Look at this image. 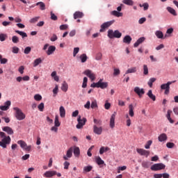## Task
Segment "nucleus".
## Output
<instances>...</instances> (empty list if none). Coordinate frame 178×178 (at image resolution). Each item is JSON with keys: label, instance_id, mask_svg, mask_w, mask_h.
Listing matches in <instances>:
<instances>
[{"label": "nucleus", "instance_id": "1", "mask_svg": "<svg viewBox=\"0 0 178 178\" xmlns=\"http://www.w3.org/2000/svg\"><path fill=\"white\" fill-rule=\"evenodd\" d=\"M0 138H1L0 141V147L1 148H6L10 144V141H12L10 136H6L5 132L0 131Z\"/></svg>", "mask_w": 178, "mask_h": 178}, {"label": "nucleus", "instance_id": "2", "mask_svg": "<svg viewBox=\"0 0 178 178\" xmlns=\"http://www.w3.org/2000/svg\"><path fill=\"white\" fill-rule=\"evenodd\" d=\"M14 111H15V118L17 120H23L26 119V115L17 107H15Z\"/></svg>", "mask_w": 178, "mask_h": 178}, {"label": "nucleus", "instance_id": "3", "mask_svg": "<svg viewBox=\"0 0 178 178\" xmlns=\"http://www.w3.org/2000/svg\"><path fill=\"white\" fill-rule=\"evenodd\" d=\"M108 38H120L122 37V33L116 30L113 31L112 29L108 31Z\"/></svg>", "mask_w": 178, "mask_h": 178}, {"label": "nucleus", "instance_id": "4", "mask_svg": "<svg viewBox=\"0 0 178 178\" xmlns=\"http://www.w3.org/2000/svg\"><path fill=\"white\" fill-rule=\"evenodd\" d=\"M173 83H176V81H168L167 83H164L161 85V89L165 90L164 94L168 95L170 91V85L173 84Z\"/></svg>", "mask_w": 178, "mask_h": 178}, {"label": "nucleus", "instance_id": "5", "mask_svg": "<svg viewBox=\"0 0 178 178\" xmlns=\"http://www.w3.org/2000/svg\"><path fill=\"white\" fill-rule=\"evenodd\" d=\"M166 168V165L162 163H155L152 165L150 168L151 170H153L154 172H156L158 170H162Z\"/></svg>", "mask_w": 178, "mask_h": 178}, {"label": "nucleus", "instance_id": "6", "mask_svg": "<svg viewBox=\"0 0 178 178\" xmlns=\"http://www.w3.org/2000/svg\"><path fill=\"white\" fill-rule=\"evenodd\" d=\"M78 124H76V129H83V127L86 125L87 122V118H83L81 119V116L79 115L77 118Z\"/></svg>", "mask_w": 178, "mask_h": 178}, {"label": "nucleus", "instance_id": "7", "mask_svg": "<svg viewBox=\"0 0 178 178\" xmlns=\"http://www.w3.org/2000/svg\"><path fill=\"white\" fill-rule=\"evenodd\" d=\"M134 91L137 94V95H138L139 98H142L143 95L145 94V90H144V88H140L138 86L135 87Z\"/></svg>", "mask_w": 178, "mask_h": 178}, {"label": "nucleus", "instance_id": "8", "mask_svg": "<svg viewBox=\"0 0 178 178\" xmlns=\"http://www.w3.org/2000/svg\"><path fill=\"white\" fill-rule=\"evenodd\" d=\"M17 144H19L23 149L25 151H31V145L27 146V143L23 140H18Z\"/></svg>", "mask_w": 178, "mask_h": 178}, {"label": "nucleus", "instance_id": "9", "mask_svg": "<svg viewBox=\"0 0 178 178\" xmlns=\"http://www.w3.org/2000/svg\"><path fill=\"white\" fill-rule=\"evenodd\" d=\"M113 23H115V21L107 22H105L103 24H102L101 29L99 30L100 33L104 32L105 29H108V27H110V26H112V24H113Z\"/></svg>", "mask_w": 178, "mask_h": 178}, {"label": "nucleus", "instance_id": "10", "mask_svg": "<svg viewBox=\"0 0 178 178\" xmlns=\"http://www.w3.org/2000/svg\"><path fill=\"white\" fill-rule=\"evenodd\" d=\"M104 79H101L97 82V88H102V90H104V88H108V82H103Z\"/></svg>", "mask_w": 178, "mask_h": 178}, {"label": "nucleus", "instance_id": "11", "mask_svg": "<svg viewBox=\"0 0 178 178\" xmlns=\"http://www.w3.org/2000/svg\"><path fill=\"white\" fill-rule=\"evenodd\" d=\"M136 152L142 156H145L146 158H148L149 156V151L145 150L144 149H137Z\"/></svg>", "mask_w": 178, "mask_h": 178}, {"label": "nucleus", "instance_id": "12", "mask_svg": "<svg viewBox=\"0 0 178 178\" xmlns=\"http://www.w3.org/2000/svg\"><path fill=\"white\" fill-rule=\"evenodd\" d=\"M83 73L84 74H86V76L89 77V79H90L92 81H94V80H95V74L92 73V71L90 70H86Z\"/></svg>", "mask_w": 178, "mask_h": 178}, {"label": "nucleus", "instance_id": "13", "mask_svg": "<svg viewBox=\"0 0 178 178\" xmlns=\"http://www.w3.org/2000/svg\"><path fill=\"white\" fill-rule=\"evenodd\" d=\"M93 132L95 134H97L98 136H101L102 134V127H97V125L93 126Z\"/></svg>", "mask_w": 178, "mask_h": 178}, {"label": "nucleus", "instance_id": "14", "mask_svg": "<svg viewBox=\"0 0 178 178\" xmlns=\"http://www.w3.org/2000/svg\"><path fill=\"white\" fill-rule=\"evenodd\" d=\"M72 156H73V147H70L67 151V154L66 156H63V159L67 161L68 158H72Z\"/></svg>", "mask_w": 178, "mask_h": 178}, {"label": "nucleus", "instance_id": "15", "mask_svg": "<svg viewBox=\"0 0 178 178\" xmlns=\"http://www.w3.org/2000/svg\"><path fill=\"white\" fill-rule=\"evenodd\" d=\"M56 175V171H47L44 173V177L51 178L54 177V176Z\"/></svg>", "mask_w": 178, "mask_h": 178}, {"label": "nucleus", "instance_id": "16", "mask_svg": "<svg viewBox=\"0 0 178 178\" xmlns=\"http://www.w3.org/2000/svg\"><path fill=\"white\" fill-rule=\"evenodd\" d=\"M3 131H5L8 134L9 136H12L13 134L14 131L13 129L10 127H4L2 128Z\"/></svg>", "mask_w": 178, "mask_h": 178}, {"label": "nucleus", "instance_id": "17", "mask_svg": "<svg viewBox=\"0 0 178 178\" xmlns=\"http://www.w3.org/2000/svg\"><path fill=\"white\" fill-rule=\"evenodd\" d=\"M115 118H116V113L112 114L110 119V127L111 129H113V127H115Z\"/></svg>", "mask_w": 178, "mask_h": 178}, {"label": "nucleus", "instance_id": "18", "mask_svg": "<svg viewBox=\"0 0 178 178\" xmlns=\"http://www.w3.org/2000/svg\"><path fill=\"white\" fill-rule=\"evenodd\" d=\"M56 50V47L55 46H49L47 51H46L47 55H52L54 52Z\"/></svg>", "mask_w": 178, "mask_h": 178}, {"label": "nucleus", "instance_id": "19", "mask_svg": "<svg viewBox=\"0 0 178 178\" xmlns=\"http://www.w3.org/2000/svg\"><path fill=\"white\" fill-rule=\"evenodd\" d=\"M84 16V14L80 11H76L74 13V19H81Z\"/></svg>", "mask_w": 178, "mask_h": 178}, {"label": "nucleus", "instance_id": "20", "mask_svg": "<svg viewBox=\"0 0 178 178\" xmlns=\"http://www.w3.org/2000/svg\"><path fill=\"white\" fill-rule=\"evenodd\" d=\"M145 41V38L142 37L140 38L134 44V47L135 48H137V47H138V45H140V44H143V42Z\"/></svg>", "mask_w": 178, "mask_h": 178}, {"label": "nucleus", "instance_id": "21", "mask_svg": "<svg viewBox=\"0 0 178 178\" xmlns=\"http://www.w3.org/2000/svg\"><path fill=\"white\" fill-rule=\"evenodd\" d=\"M158 140L160 141V143L166 141V140H168V136L166 134H161L160 136H159Z\"/></svg>", "mask_w": 178, "mask_h": 178}, {"label": "nucleus", "instance_id": "22", "mask_svg": "<svg viewBox=\"0 0 178 178\" xmlns=\"http://www.w3.org/2000/svg\"><path fill=\"white\" fill-rule=\"evenodd\" d=\"M129 115L131 118L134 116V106H133V104L129 105Z\"/></svg>", "mask_w": 178, "mask_h": 178}, {"label": "nucleus", "instance_id": "23", "mask_svg": "<svg viewBox=\"0 0 178 178\" xmlns=\"http://www.w3.org/2000/svg\"><path fill=\"white\" fill-rule=\"evenodd\" d=\"M59 112L60 118H65V116H66V110L63 106H60Z\"/></svg>", "mask_w": 178, "mask_h": 178}, {"label": "nucleus", "instance_id": "24", "mask_svg": "<svg viewBox=\"0 0 178 178\" xmlns=\"http://www.w3.org/2000/svg\"><path fill=\"white\" fill-rule=\"evenodd\" d=\"M155 35L157 38H166V37H169L168 35H165V36L163 37V33H162V31H156Z\"/></svg>", "mask_w": 178, "mask_h": 178}, {"label": "nucleus", "instance_id": "25", "mask_svg": "<svg viewBox=\"0 0 178 178\" xmlns=\"http://www.w3.org/2000/svg\"><path fill=\"white\" fill-rule=\"evenodd\" d=\"M131 35H126L124 36V38H123V42H124V44H130V42H131Z\"/></svg>", "mask_w": 178, "mask_h": 178}, {"label": "nucleus", "instance_id": "26", "mask_svg": "<svg viewBox=\"0 0 178 178\" xmlns=\"http://www.w3.org/2000/svg\"><path fill=\"white\" fill-rule=\"evenodd\" d=\"M147 95L150 99H152V101H156V97H155V95L152 94V90H149L147 93Z\"/></svg>", "mask_w": 178, "mask_h": 178}, {"label": "nucleus", "instance_id": "27", "mask_svg": "<svg viewBox=\"0 0 178 178\" xmlns=\"http://www.w3.org/2000/svg\"><path fill=\"white\" fill-rule=\"evenodd\" d=\"M111 148L108 147H102L99 149V154L100 155H102L104 152H108V151H110Z\"/></svg>", "mask_w": 178, "mask_h": 178}, {"label": "nucleus", "instance_id": "28", "mask_svg": "<svg viewBox=\"0 0 178 178\" xmlns=\"http://www.w3.org/2000/svg\"><path fill=\"white\" fill-rule=\"evenodd\" d=\"M79 58L81 59V62L82 63H86V62H87V59H88V57H87V54H83L79 56Z\"/></svg>", "mask_w": 178, "mask_h": 178}, {"label": "nucleus", "instance_id": "29", "mask_svg": "<svg viewBox=\"0 0 178 178\" xmlns=\"http://www.w3.org/2000/svg\"><path fill=\"white\" fill-rule=\"evenodd\" d=\"M68 88H69V85H67V83L66 81H64L61 86L62 91H63L64 92H66Z\"/></svg>", "mask_w": 178, "mask_h": 178}, {"label": "nucleus", "instance_id": "30", "mask_svg": "<svg viewBox=\"0 0 178 178\" xmlns=\"http://www.w3.org/2000/svg\"><path fill=\"white\" fill-rule=\"evenodd\" d=\"M40 63H42V59H41V58H36L33 63V67H37Z\"/></svg>", "mask_w": 178, "mask_h": 178}, {"label": "nucleus", "instance_id": "31", "mask_svg": "<svg viewBox=\"0 0 178 178\" xmlns=\"http://www.w3.org/2000/svg\"><path fill=\"white\" fill-rule=\"evenodd\" d=\"M74 154L77 158H79V156H80V148L79 147H74Z\"/></svg>", "mask_w": 178, "mask_h": 178}, {"label": "nucleus", "instance_id": "32", "mask_svg": "<svg viewBox=\"0 0 178 178\" xmlns=\"http://www.w3.org/2000/svg\"><path fill=\"white\" fill-rule=\"evenodd\" d=\"M136 72H137V67H133L129 68L125 72V74H129L130 73H136Z\"/></svg>", "mask_w": 178, "mask_h": 178}, {"label": "nucleus", "instance_id": "33", "mask_svg": "<svg viewBox=\"0 0 178 178\" xmlns=\"http://www.w3.org/2000/svg\"><path fill=\"white\" fill-rule=\"evenodd\" d=\"M111 15H113V16H115L116 17H122V16H123V13H119V11L117 10L112 11Z\"/></svg>", "mask_w": 178, "mask_h": 178}, {"label": "nucleus", "instance_id": "34", "mask_svg": "<svg viewBox=\"0 0 178 178\" xmlns=\"http://www.w3.org/2000/svg\"><path fill=\"white\" fill-rule=\"evenodd\" d=\"M15 33H17V34H19V35H21V37L22 38H26V37H27V33L26 32L16 30Z\"/></svg>", "mask_w": 178, "mask_h": 178}, {"label": "nucleus", "instance_id": "35", "mask_svg": "<svg viewBox=\"0 0 178 178\" xmlns=\"http://www.w3.org/2000/svg\"><path fill=\"white\" fill-rule=\"evenodd\" d=\"M122 2L129 6H133V5H134V1H133V0H123Z\"/></svg>", "mask_w": 178, "mask_h": 178}, {"label": "nucleus", "instance_id": "36", "mask_svg": "<svg viewBox=\"0 0 178 178\" xmlns=\"http://www.w3.org/2000/svg\"><path fill=\"white\" fill-rule=\"evenodd\" d=\"M167 10H168V12L171 13V15H173V16H177V13H176V10L173 9L172 7H168Z\"/></svg>", "mask_w": 178, "mask_h": 178}, {"label": "nucleus", "instance_id": "37", "mask_svg": "<svg viewBox=\"0 0 178 178\" xmlns=\"http://www.w3.org/2000/svg\"><path fill=\"white\" fill-rule=\"evenodd\" d=\"M40 6L41 10H45V3H44V2L42 1L38 2L36 3V6Z\"/></svg>", "mask_w": 178, "mask_h": 178}, {"label": "nucleus", "instance_id": "38", "mask_svg": "<svg viewBox=\"0 0 178 178\" xmlns=\"http://www.w3.org/2000/svg\"><path fill=\"white\" fill-rule=\"evenodd\" d=\"M51 76L55 81H59V76L56 75V71L51 72Z\"/></svg>", "mask_w": 178, "mask_h": 178}, {"label": "nucleus", "instance_id": "39", "mask_svg": "<svg viewBox=\"0 0 178 178\" xmlns=\"http://www.w3.org/2000/svg\"><path fill=\"white\" fill-rule=\"evenodd\" d=\"M54 126L59 127L60 126V122H59V116L56 115L54 120Z\"/></svg>", "mask_w": 178, "mask_h": 178}, {"label": "nucleus", "instance_id": "40", "mask_svg": "<svg viewBox=\"0 0 178 178\" xmlns=\"http://www.w3.org/2000/svg\"><path fill=\"white\" fill-rule=\"evenodd\" d=\"M156 81V78H151L149 81L147 82V84L150 88H152V83H155Z\"/></svg>", "mask_w": 178, "mask_h": 178}, {"label": "nucleus", "instance_id": "41", "mask_svg": "<svg viewBox=\"0 0 178 178\" xmlns=\"http://www.w3.org/2000/svg\"><path fill=\"white\" fill-rule=\"evenodd\" d=\"M96 163H97V165H104L105 161H104V160H102L99 156H97L96 157Z\"/></svg>", "mask_w": 178, "mask_h": 178}, {"label": "nucleus", "instance_id": "42", "mask_svg": "<svg viewBox=\"0 0 178 178\" xmlns=\"http://www.w3.org/2000/svg\"><path fill=\"white\" fill-rule=\"evenodd\" d=\"M90 108H92V109H95V108H98V104L97 103V100H94L90 104Z\"/></svg>", "mask_w": 178, "mask_h": 178}, {"label": "nucleus", "instance_id": "43", "mask_svg": "<svg viewBox=\"0 0 178 178\" xmlns=\"http://www.w3.org/2000/svg\"><path fill=\"white\" fill-rule=\"evenodd\" d=\"M142 166L143 168H144L145 169H148V168H149V162L148 161H143L142 162Z\"/></svg>", "mask_w": 178, "mask_h": 178}, {"label": "nucleus", "instance_id": "44", "mask_svg": "<svg viewBox=\"0 0 178 178\" xmlns=\"http://www.w3.org/2000/svg\"><path fill=\"white\" fill-rule=\"evenodd\" d=\"M12 41H13V44H17L19 41V37H17L16 35L13 36Z\"/></svg>", "mask_w": 178, "mask_h": 178}, {"label": "nucleus", "instance_id": "45", "mask_svg": "<svg viewBox=\"0 0 178 178\" xmlns=\"http://www.w3.org/2000/svg\"><path fill=\"white\" fill-rule=\"evenodd\" d=\"M40 20V17H35L29 20V23H37Z\"/></svg>", "mask_w": 178, "mask_h": 178}, {"label": "nucleus", "instance_id": "46", "mask_svg": "<svg viewBox=\"0 0 178 178\" xmlns=\"http://www.w3.org/2000/svg\"><path fill=\"white\" fill-rule=\"evenodd\" d=\"M83 170L84 172H91V170H92V166L91 165H88L83 168Z\"/></svg>", "mask_w": 178, "mask_h": 178}, {"label": "nucleus", "instance_id": "47", "mask_svg": "<svg viewBox=\"0 0 178 178\" xmlns=\"http://www.w3.org/2000/svg\"><path fill=\"white\" fill-rule=\"evenodd\" d=\"M88 81V79L87 77L83 78V82L82 84V88H86L87 87V82Z\"/></svg>", "mask_w": 178, "mask_h": 178}, {"label": "nucleus", "instance_id": "48", "mask_svg": "<svg viewBox=\"0 0 178 178\" xmlns=\"http://www.w3.org/2000/svg\"><path fill=\"white\" fill-rule=\"evenodd\" d=\"M6 38H8V35H6V34L5 33L0 34V41L3 42L5 41V40H6Z\"/></svg>", "mask_w": 178, "mask_h": 178}, {"label": "nucleus", "instance_id": "49", "mask_svg": "<svg viewBox=\"0 0 178 178\" xmlns=\"http://www.w3.org/2000/svg\"><path fill=\"white\" fill-rule=\"evenodd\" d=\"M152 145V140H148L145 145V148L146 149H149V147H151Z\"/></svg>", "mask_w": 178, "mask_h": 178}, {"label": "nucleus", "instance_id": "50", "mask_svg": "<svg viewBox=\"0 0 178 178\" xmlns=\"http://www.w3.org/2000/svg\"><path fill=\"white\" fill-rule=\"evenodd\" d=\"M30 52H31V47H26L24 51V54H25V55H29Z\"/></svg>", "mask_w": 178, "mask_h": 178}, {"label": "nucleus", "instance_id": "51", "mask_svg": "<svg viewBox=\"0 0 178 178\" xmlns=\"http://www.w3.org/2000/svg\"><path fill=\"white\" fill-rule=\"evenodd\" d=\"M93 122L94 124H97V126H101V124H102V121L101 120H97L94 118Z\"/></svg>", "mask_w": 178, "mask_h": 178}, {"label": "nucleus", "instance_id": "52", "mask_svg": "<svg viewBox=\"0 0 178 178\" xmlns=\"http://www.w3.org/2000/svg\"><path fill=\"white\" fill-rule=\"evenodd\" d=\"M140 8H144V10H148L149 5L147 3H144L143 5L140 4Z\"/></svg>", "mask_w": 178, "mask_h": 178}, {"label": "nucleus", "instance_id": "53", "mask_svg": "<svg viewBox=\"0 0 178 178\" xmlns=\"http://www.w3.org/2000/svg\"><path fill=\"white\" fill-rule=\"evenodd\" d=\"M50 15L51 20H58V17L52 11L50 13Z\"/></svg>", "mask_w": 178, "mask_h": 178}, {"label": "nucleus", "instance_id": "54", "mask_svg": "<svg viewBox=\"0 0 178 178\" xmlns=\"http://www.w3.org/2000/svg\"><path fill=\"white\" fill-rule=\"evenodd\" d=\"M143 74H145V76L148 74V67L147 66V65H143Z\"/></svg>", "mask_w": 178, "mask_h": 178}, {"label": "nucleus", "instance_id": "55", "mask_svg": "<svg viewBox=\"0 0 178 178\" xmlns=\"http://www.w3.org/2000/svg\"><path fill=\"white\" fill-rule=\"evenodd\" d=\"M19 51H20V49H19V47H13V50H12L13 54H19Z\"/></svg>", "mask_w": 178, "mask_h": 178}, {"label": "nucleus", "instance_id": "56", "mask_svg": "<svg viewBox=\"0 0 178 178\" xmlns=\"http://www.w3.org/2000/svg\"><path fill=\"white\" fill-rule=\"evenodd\" d=\"M58 91V85H56L55 88L53 89V93H54V97H56Z\"/></svg>", "mask_w": 178, "mask_h": 178}, {"label": "nucleus", "instance_id": "57", "mask_svg": "<svg viewBox=\"0 0 178 178\" xmlns=\"http://www.w3.org/2000/svg\"><path fill=\"white\" fill-rule=\"evenodd\" d=\"M38 108L40 112H44V103H40L38 106Z\"/></svg>", "mask_w": 178, "mask_h": 178}, {"label": "nucleus", "instance_id": "58", "mask_svg": "<svg viewBox=\"0 0 178 178\" xmlns=\"http://www.w3.org/2000/svg\"><path fill=\"white\" fill-rule=\"evenodd\" d=\"M79 51H80V48L79 47L74 48L73 56H76L79 54Z\"/></svg>", "mask_w": 178, "mask_h": 178}, {"label": "nucleus", "instance_id": "59", "mask_svg": "<svg viewBox=\"0 0 178 178\" xmlns=\"http://www.w3.org/2000/svg\"><path fill=\"white\" fill-rule=\"evenodd\" d=\"M34 99H35V101H41L42 99V97L41 95H35L34 96Z\"/></svg>", "mask_w": 178, "mask_h": 178}, {"label": "nucleus", "instance_id": "60", "mask_svg": "<svg viewBox=\"0 0 178 178\" xmlns=\"http://www.w3.org/2000/svg\"><path fill=\"white\" fill-rule=\"evenodd\" d=\"M96 60H101L102 59V53H97L95 58Z\"/></svg>", "mask_w": 178, "mask_h": 178}, {"label": "nucleus", "instance_id": "61", "mask_svg": "<svg viewBox=\"0 0 178 178\" xmlns=\"http://www.w3.org/2000/svg\"><path fill=\"white\" fill-rule=\"evenodd\" d=\"M167 148H173L175 147V143L168 142L166 143Z\"/></svg>", "mask_w": 178, "mask_h": 178}, {"label": "nucleus", "instance_id": "62", "mask_svg": "<svg viewBox=\"0 0 178 178\" xmlns=\"http://www.w3.org/2000/svg\"><path fill=\"white\" fill-rule=\"evenodd\" d=\"M18 72H19L20 74H23V73H24V66H20L18 69Z\"/></svg>", "mask_w": 178, "mask_h": 178}, {"label": "nucleus", "instance_id": "63", "mask_svg": "<svg viewBox=\"0 0 178 178\" xmlns=\"http://www.w3.org/2000/svg\"><path fill=\"white\" fill-rule=\"evenodd\" d=\"M56 40H58V36H56V34H53V35L50 38V40L52 41V42H54L56 41Z\"/></svg>", "mask_w": 178, "mask_h": 178}, {"label": "nucleus", "instance_id": "64", "mask_svg": "<svg viewBox=\"0 0 178 178\" xmlns=\"http://www.w3.org/2000/svg\"><path fill=\"white\" fill-rule=\"evenodd\" d=\"M58 127L56 126H54L51 128V131H54V133H58Z\"/></svg>", "mask_w": 178, "mask_h": 178}]
</instances>
